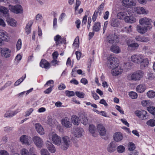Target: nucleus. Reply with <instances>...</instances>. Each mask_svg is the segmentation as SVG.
Instances as JSON below:
<instances>
[{"mask_svg": "<svg viewBox=\"0 0 155 155\" xmlns=\"http://www.w3.org/2000/svg\"><path fill=\"white\" fill-rule=\"evenodd\" d=\"M41 155H50L46 149H43L41 150Z\"/></svg>", "mask_w": 155, "mask_h": 155, "instance_id": "obj_51", "label": "nucleus"}, {"mask_svg": "<svg viewBox=\"0 0 155 155\" xmlns=\"http://www.w3.org/2000/svg\"><path fill=\"white\" fill-rule=\"evenodd\" d=\"M0 155H9V154L7 151L5 150H0Z\"/></svg>", "mask_w": 155, "mask_h": 155, "instance_id": "obj_58", "label": "nucleus"}, {"mask_svg": "<svg viewBox=\"0 0 155 155\" xmlns=\"http://www.w3.org/2000/svg\"><path fill=\"white\" fill-rule=\"evenodd\" d=\"M9 6L10 10L14 13L18 14L22 13V8L21 5H17L14 6L10 5Z\"/></svg>", "mask_w": 155, "mask_h": 155, "instance_id": "obj_5", "label": "nucleus"}, {"mask_svg": "<svg viewBox=\"0 0 155 155\" xmlns=\"http://www.w3.org/2000/svg\"><path fill=\"white\" fill-rule=\"evenodd\" d=\"M135 11L137 14H147L148 13V11L143 8L141 7H137L135 8Z\"/></svg>", "mask_w": 155, "mask_h": 155, "instance_id": "obj_13", "label": "nucleus"}, {"mask_svg": "<svg viewBox=\"0 0 155 155\" xmlns=\"http://www.w3.org/2000/svg\"><path fill=\"white\" fill-rule=\"evenodd\" d=\"M138 152L137 150H135L134 151H130L128 155H138Z\"/></svg>", "mask_w": 155, "mask_h": 155, "instance_id": "obj_63", "label": "nucleus"}, {"mask_svg": "<svg viewBox=\"0 0 155 155\" xmlns=\"http://www.w3.org/2000/svg\"><path fill=\"white\" fill-rule=\"evenodd\" d=\"M131 58L133 62L139 64L142 60L143 57L140 54H134L131 56Z\"/></svg>", "mask_w": 155, "mask_h": 155, "instance_id": "obj_10", "label": "nucleus"}, {"mask_svg": "<svg viewBox=\"0 0 155 155\" xmlns=\"http://www.w3.org/2000/svg\"><path fill=\"white\" fill-rule=\"evenodd\" d=\"M54 40L55 41V43L57 46L59 44L62 43H66V39L64 38H62L61 36L58 35H56L54 37Z\"/></svg>", "mask_w": 155, "mask_h": 155, "instance_id": "obj_9", "label": "nucleus"}, {"mask_svg": "<svg viewBox=\"0 0 155 155\" xmlns=\"http://www.w3.org/2000/svg\"><path fill=\"white\" fill-rule=\"evenodd\" d=\"M91 93L92 95V96L95 100L99 99V97L94 91H92Z\"/></svg>", "mask_w": 155, "mask_h": 155, "instance_id": "obj_54", "label": "nucleus"}, {"mask_svg": "<svg viewBox=\"0 0 155 155\" xmlns=\"http://www.w3.org/2000/svg\"><path fill=\"white\" fill-rule=\"evenodd\" d=\"M122 72V70L120 68V67H117L112 69L111 73L113 76H116L120 74Z\"/></svg>", "mask_w": 155, "mask_h": 155, "instance_id": "obj_17", "label": "nucleus"}, {"mask_svg": "<svg viewBox=\"0 0 155 155\" xmlns=\"http://www.w3.org/2000/svg\"><path fill=\"white\" fill-rule=\"evenodd\" d=\"M1 53L2 56L7 58L9 57L11 55V51L8 48H4L2 49Z\"/></svg>", "mask_w": 155, "mask_h": 155, "instance_id": "obj_11", "label": "nucleus"}, {"mask_svg": "<svg viewBox=\"0 0 155 155\" xmlns=\"http://www.w3.org/2000/svg\"><path fill=\"white\" fill-rule=\"evenodd\" d=\"M123 137L122 134L120 132L115 133L114 137V140L116 142L121 141L123 139Z\"/></svg>", "mask_w": 155, "mask_h": 155, "instance_id": "obj_24", "label": "nucleus"}, {"mask_svg": "<svg viewBox=\"0 0 155 155\" xmlns=\"http://www.w3.org/2000/svg\"><path fill=\"white\" fill-rule=\"evenodd\" d=\"M137 31L141 34L145 33L147 30L150 29L145 26H141L139 25H137Z\"/></svg>", "mask_w": 155, "mask_h": 155, "instance_id": "obj_22", "label": "nucleus"}, {"mask_svg": "<svg viewBox=\"0 0 155 155\" xmlns=\"http://www.w3.org/2000/svg\"><path fill=\"white\" fill-rule=\"evenodd\" d=\"M125 148L122 145L118 146L117 148V150L119 153H122L125 151Z\"/></svg>", "mask_w": 155, "mask_h": 155, "instance_id": "obj_45", "label": "nucleus"}, {"mask_svg": "<svg viewBox=\"0 0 155 155\" xmlns=\"http://www.w3.org/2000/svg\"><path fill=\"white\" fill-rule=\"evenodd\" d=\"M147 110L150 113L155 116V107L153 106L147 107Z\"/></svg>", "mask_w": 155, "mask_h": 155, "instance_id": "obj_41", "label": "nucleus"}, {"mask_svg": "<svg viewBox=\"0 0 155 155\" xmlns=\"http://www.w3.org/2000/svg\"><path fill=\"white\" fill-rule=\"evenodd\" d=\"M128 149L130 151L135 150V144L132 142H130L128 145Z\"/></svg>", "mask_w": 155, "mask_h": 155, "instance_id": "obj_37", "label": "nucleus"}, {"mask_svg": "<svg viewBox=\"0 0 155 155\" xmlns=\"http://www.w3.org/2000/svg\"><path fill=\"white\" fill-rule=\"evenodd\" d=\"M8 10V9L3 6H0V12L4 14H7Z\"/></svg>", "mask_w": 155, "mask_h": 155, "instance_id": "obj_39", "label": "nucleus"}, {"mask_svg": "<svg viewBox=\"0 0 155 155\" xmlns=\"http://www.w3.org/2000/svg\"><path fill=\"white\" fill-rule=\"evenodd\" d=\"M46 147L49 151L52 153H54L56 151V149L53 144L50 141H47L46 143Z\"/></svg>", "mask_w": 155, "mask_h": 155, "instance_id": "obj_20", "label": "nucleus"}, {"mask_svg": "<svg viewBox=\"0 0 155 155\" xmlns=\"http://www.w3.org/2000/svg\"><path fill=\"white\" fill-rule=\"evenodd\" d=\"M40 65L41 67L45 69H49L50 67V63L45 59H43L41 60Z\"/></svg>", "mask_w": 155, "mask_h": 155, "instance_id": "obj_19", "label": "nucleus"}, {"mask_svg": "<svg viewBox=\"0 0 155 155\" xmlns=\"http://www.w3.org/2000/svg\"><path fill=\"white\" fill-rule=\"evenodd\" d=\"M125 21L127 23H133L136 21L135 18L133 16H126L124 18Z\"/></svg>", "mask_w": 155, "mask_h": 155, "instance_id": "obj_25", "label": "nucleus"}, {"mask_svg": "<svg viewBox=\"0 0 155 155\" xmlns=\"http://www.w3.org/2000/svg\"><path fill=\"white\" fill-rule=\"evenodd\" d=\"M6 20L8 24L11 26H15L16 25L15 21L12 18H7Z\"/></svg>", "mask_w": 155, "mask_h": 155, "instance_id": "obj_35", "label": "nucleus"}, {"mask_svg": "<svg viewBox=\"0 0 155 155\" xmlns=\"http://www.w3.org/2000/svg\"><path fill=\"white\" fill-rule=\"evenodd\" d=\"M58 61L56 59H54L51 62V64L53 66H56V65H58Z\"/></svg>", "mask_w": 155, "mask_h": 155, "instance_id": "obj_64", "label": "nucleus"}, {"mask_svg": "<svg viewBox=\"0 0 155 155\" xmlns=\"http://www.w3.org/2000/svg\"><path fill=\"white\" fill-rule=\"evenodd\" d=\"M18 111H14L12 113H9L8 114H5V117H10L13 116L15 115L16 114L18 113Z\"/></svg>", "mask_w": 155, "mask_h": 155, "instance_id": "obj_48", "label": "nucleus"}, {"mask_svg": "<svg viewBox=\"0 0 155 155\" xmlns=\"http://www.w3.org/2000/svg\"><path fill=\"white\" fill-rule=\"evenodd\" d=\"M89 129L90 133L94 135L95 130V126L93 124L90 125L89 126Z\"/></svg>", "mask_w": 155, "mask_h": 155, "instance_id": "obj_43", "label": "nucleus"}, {"mask_svg": "<svg viewBox=\"0 0 155 155\" xmlns=\"http://www.w3.org/2000/svg\"><path fill=\"white\" fill-rule=\"evenodd\" d=\"M147 95L149 98H153L155 96V92L152 91H149L147 92Z\"/></svg>", "mask_w": 155, "mask_h": 155, "instance_id": "obj_44", "label": "nucleus"}, {"mask_svg": "<svg viewBox=\"0 0 155 155\" xmlns=\"http://www.w3.org/2000/svg\"><path fill=\"white\" fill-rule=\"evenodd\" d=\"M71 143L69 138L67 136H64L62 138L61 141L60 147L63 150H66L70 146Z\"/></svg>", "mask_w": 155, "mask_h": 155, "instance_id": "obj_3", "label": "nucleus"}, {"mask_svg": "<svg viewBox=\"0 0 155 155\" xmlns=\"http://www.w3.org/2000/svg\"><path fill=\"white\" fill-rule=\"evenodd\" d=\"M65 93L66 96L68 97L72 96L74 95V93L73 91H66Z\"/></svg>", "mask_w": 155, "mask_h": 155, "instance_id": "obj_50", "label": "nucleus"}, {"mask_svg": "<svg viewBox=\"0 0 155 155\" xmlns=\"http://www.w3.org/2000/svg\"><path fill=\"white\" fill-rule=\"evenodd\" d=\"M146 89V87L145 85L141 84L137 86L136 88L137 91L139 93H142Z\"/></svg>", "mask_w": 155, "mask_h": 155, "instance_id": "obj_29", "label": "nucleus"}, {"mask_svg": "<svg viewBox=\"0 0 155 155\" xmlns=\"http://www.w3.org/2000/svg\"><path fill=\"white\" fill-rule=\"evenodd\" d=\"M79 117L81 122L84 125H86L88 123V119L86 114L84 112L79 113Z\"/></svg>", "mask_w": 155, "mask_h": 155, "instance_id": "obj_8", "label": "nucleus"}, {"mask_svg": "<svg viewBox=\"0 0 155 155\" xmlns=\"http://www.w3.org/2000/svg\"><path fill=\"white\" fill-rule=\"evenodd\" d=\"M61 124L63 126L66 128H70L72 125L69 118L67 117H65L62 119Z\"/></svg>", "mask_w": 155, "mask_h": 155, "instance_id": "obj_12", "label": "nucleus"}, {"mask_svg": "<svg viewBox=\"0 0 155 155\" xmlns=\"http://www.w3.org/2000/svg\"><path fill=\"white\" fill-rule=\"evenodd\" d=\"M144 72L140 70L137 71L132 74L128 75L127 79L129 80L139 81L142 78L143 76Z\"/></svg>", "mask_w": 155, "mask_h": 155, "instance_id": "obj_2", "label": "nucleus"}, {"mask_svg": "<svg viewBox=\"0 0 155 155\" xmlns=\"http://www.w3.org/2000/svg\"><path fill=\"white\" fill-rule=\"evenodd\" d=\"M49 139H51L53 143L58 146L60 145L61 143V138L56 134H53L50 135Z\"/></svg>", "mask_w": 155, "mask_h": 155, "instance_id": "obj_7", "label": "nucleus"}, {"mask_svg": "<svg viewBox=\"0 0 155 155\" xmlns=\"http://www.w3.org/2000/svg\"><path fill=\"white\" fill-rule=\"evenodd\" d=\"M35 127L37 132L40 134L43 135L44 134L43 128L40 124H35Z\"/></svg>", "mask_w": 155, "mask_h": 155, "instance_id": "obj_21", "label": "nucleus"}, {"mask_svg": "<svg viewBox=\"0 0 155 155\" xmlns=\"http://www.w3.org/2000/svg\"><path fill=\"white\" fill-rule=\"evenodd\" d=\"M97 130L101 136H105L106 130L105 127L101 124H98L97 126Z\"/></svg>", "mask_w": 155, "mask_h": 155, "instance_id": "obj_15", "label": "nucleus"}, {"mask_svg": "<svg viewBox=\"0 0 155 155\" xmlns=\"http://www.w3.org/2000/svg\"><path fill=\"white\" fill-rule=\"evenodd\" d=\"M79 42V39L78 37H77L74 40V42L73 44V45L74 46H75V45H76V46H75L76 47H77L78 46V43Z\"/></svg>", "mask_w": 155, "mask_h": 155, "instance_id": "obj_55", "label": "nucleus"}, {"mask_svg": "<svg viewBox=\"0 0 155 155\" xmlns=\"http://www.w3.org/2000/svg\"><path fill=\"white\" fill-rule=\"evenodd\" d=\"M21 155H31L28 150L25 148L22 149L21 150Z\"/></svg>", "mask_w": 155, "mask_h": 155, "instance_id": "obj_46", "label": "nucleus"}, {"mask_svg": "<svg viewBox=\"0 0 155 155\" xmlns=\"http://www.w3.org/2000/svg\"><path fill=\"white\" fill-rule=\"evenodd\" d=\"M110 25L113 27H117L118 26V21L117 19L112 18L110 21Z\"/></svg>", "mask_w": 155, "mask_h": 155, "instance_id": "obj_33", "label": "nucleus"}, {"mask_svg": "<svg viewBox=\"0 0 155 155\" xmlns=\"http://www.w3.org/2000/svg\"><path fill=\"white\" fill-rule=\"evenodd\" d=\"M33 110V109L32 108H31L29 110H28L26 112V115L25 116L27 117L29 116L31 113L32 112Z\"/></svg>", "mask_w": 155, "mask_h": 155, "instance_id": "obj_57", "label": "nucleus"}, {"mask_svg": "<svg viewBox=\"0 0 155 155\" xmlns=\"http://www.w3.org/2000/svg\"><path fill=\"white\" fill-rule=\"evenodd\" d=\"M139 46L138 44L136 43L132 42L131 44L129 45V47L132 48H137Z\"/></svg>", "mask_w": 155, "mask_h": 155, "instance_id": "obj_56", "label": "nucleus"}, {"mask_svg": "<svg viewBox=\"0 0 155 155\" xmlns=\"http://www.w3.org/2000/svg\"><path fill=\"white\" fill-rule=\"evenodd\" d=\"M101 28V24L99 22H95L94 24V25L93 26V31H98Z\"/></svg>", "mask_w": 155, "mask_h": 155, "instance_id": "obj_28", "label": "nucleus"}, {"mask_svg": "<svg viewBox=\"0 0 155 155\" xmlns=\"http://www.w3.org/2000/svg\"><path fill=\"white\" fill-rule=\"evenodd\" d=\"M33 23V21H31L28 23V25L26 27L25 30L28 35L31 32V27Z\"/></svg>", "mask_w": 155, "mask_h": 155, "instance_id": "obj_30", "label": "nucleus"}, {"mask_svg": "<svg viewBox=\"0 0 155 155\" xmlns=\"http://www.w3.org/2000/svg\"><path fill=\"white\" fill-rule=\"evenodd\" d=\"M28 152H29V153L31 155L35 154H34L35 152V149L33 147L30 148L29 149Z\"/></svg>", "mask_w": 155, "mask_h": 155, "instance_id": "obj_62", "label": "nucleus"}, {"mask_svg": "<svg viewBox=\"0 0 155 155\" xmlns=\"http://www.w3.org/2000/svg\"><path fill=\"white\" fill-rule=\"evenodd\" d=\"M75 94L77 96L80 98H83L84 97V94L83 92L79 91L75 92Z\"/></svg>", "mask_w": 155, "mask_h": 155, "instance_id": "obj_49", "label": "nucleus"}, {"mask_svg": "<svg viewBox=\"0 0 155 155\" xmlns=\"http://www.w3.org/2000/svg\"><path fill=\"white\" fill-rule=\"evenodd\" d=\"M126 14L125 12H120L118 13L117 16L118 18L121 19Z\"/></svg>", "mask_w": 155, "mask_h": 155, "instance_id": "obj_47", "label": "nucleus"}, {"mask_svg": "<svg viewBox=\"0 0 155 155\" xmlns=\"http://www.w3.org/2000/svg\"><path fill=\"white\" fill-rule=\"evenodd\" d=\"M136 39L137 41L143 42H147L149 41V40L145 37L140 36L137 37Z\"/></svg>", "mask_w": 155, "mask_h": 155, "instance_id": "obj_36", "label": "nucleus"}, {"mask_svg": "<svg viewBox=\"0 0 155 155\" xmlns=\"http://www.w3.org/2000/svg\"><path fill=\"white\" fill-rule=\"evenodd\" d=\"M139 22L140 24L142 26L147 27L149 29L152 28V26L150 24L151 20L150 19L147 18H143L139 20Z\"/></svg>", "mask_w": 155, "mask_h": 155, "instance_id": "obj_4", "label": "nucleus"}, {"mask_svg": "<svg viewBox=\"0 0 155 155\" xmlns=\"http://www.w3.org/2000/svg\"><path fill=\"white\" fill-rule=\"evenodd\" d=\"M53 87H50L49 88H48L44 91V93L45 94H48L50 93Z\"/></svg>", "mask_w": 155, "mask_h": 155, "instance_id": "obj_59", "label": "nucleus"}, {"mask_svg": "<svg viewBox=\"0 0 155 155\" xmlns=\"http://www.w3.org/2000/svg\"><path fill=\"white\" fill-rule=\"evenodd\" d=\"M150 102V101H148L146 100H144L141 102V104L143 106H148V105H149V104Z\"/></svg>", "mask_w": 155, "mask_h": 155, "instance_id": "obj_53", "label": "nucleus"}, {"mask_svg": "<svg viewBox=\"0 0 155 155\" xmlns=\"http://www.w3.org/2000/svg\"><path fill=\"white\" fill-rule=\"evenodd\" d=\"M107 66L110 69L117 67L119 66V61L114 56L110 55L107 58Z\"/></svg>", "mask_w": 155, "mask_h": 155, "instance_id": "obj_1", "label": "nucleus"}, {"mask_svg": "<svg viewBox=\"0 0 155 155\" xmlns=\"http://www.w3.org/2000/svg\"><path fill=\"white\" fill-rule=\"evenodd\" d=\"M20 140L23 144L27 145L28 144V139L27 137L26 136H22L20 138Z\"/></svg>", "mask_w": 155, "mask_h": 155, "instance_id": "obj_34", "label": "nucleus"}, {"mask_svg": "<svg viewBox=\"0 0 155 155\" xmlns=\"http://www.w3.org/2000/svg\"><path fill=\"white\" fill-rule=\"evenodd\" d=\"M114 35L113 34H110L107 37V38L106 41L109 44H112L114 42V38L113 36Z\"/></svg>", "mask_w": 155, "mask_h": 155, "instance_id": "obj_31", "label": "nucleus"}, {"mask_svg": "<svg viewBox=\"0 0 155 155\" xmlns=\"http://www.w3.org/2000/svg\"><path fill=\"white\" fill-rule=\"evenodd\" d=\"M76 132L74 134V135L77 137H81L82 135L83 130L81 128H77L75 130Z\"/></svg>", "mask_w": 155, "mask_h": 155, "instance_id": "obj_26", "label": "nucleus"}, {"mask_svg": "<svg viewBox=\"0 0 155 155\" xmlns=\"http://www.w3.org/2000/svg\"><path fill=\"white\" fill-rule=\"evenodd\" d=\"M122 2L125 6H132L135 5L133 0H123Z\"/></svg>", "mask_w": 155, "mask_h": 155, "instance_id": "obj_23", "label": "nucleus"}, {"mask_svg": "<svg viewBox=\"0 0 155 155\" xmlns=\"http://www.w3.org/2000/svg\"><path fill=\"white\" fill-rule=\"evenodd\" d=\"M135 114L139 118L142 120H145L148 117V115L146 111L143 110H137L135 112Z\"/></svg>", "mask_w": 155, "mask_h": 155, "instance_id": "obj_6", "label": "nucleus"}, {"mask_svg": "<svg viewBox=\"0 0 155 155\" xmlns=\"http://www.w3.org/2000/svg\"><path fill=\"white\" fill-rule=\"evenodd\" d=\"M116 142L113 141L110 142L108 145L107 151L110 153L114 152L116 150Z\"/></svg>", "mask_w": 155, "mask_h": 155, "instance_id": "obj_16", "label": "nucleus"}, {"mask_svg": "<svg viewBox=\"0 0 155 155\" xmlns=\"http://www.w3.org/2000/svg\"><path fill=\"white\" fill-rule=\"evenodd\" d=\"M140 68L141 69H144L148 67L149 64V61L148 59L145 58L143 59L140 62Z\"/></svg>", "mask_w": 155, "mask_h": 155, "instance_id": "obj_18", "label": "nucleus"}, {"mask_svg": "<svg viewBox=\"0 0 155 155\" xmlns=\"http://www.w3.org/2000/svg\"><path fill=\"white\" fill-rule=\"evenodd\" d=\"M155 77L154 74L152 73H149L148 75L147 78L148 79L152 80L155 78Z\"/></svg>", "mask_w": 155, "mask_h": 155, "instance_id": "obj_60", "label": "nucleus"}, {"mask_svg": "<svg viewBox=\"0 0 155 155\" xmlns=\"http://www.w3.org/2000/svg\"><path fill=\"white\" fill-rule=\"evenodd\" d=\"M116 108L117 110L120 112L122 114H124V111L122 110L121 109V107L118 105L116 106Z\"/></svg>", "mask_w": 155, "mask_h": 155, "instance_id": "obj_61", "label": "nucleus"}, {"mask_svg": "<svg viewBox=\"0 0 155 155\" xmlns=\"http://www.w3.org/2000/svg\"><path fill=\"white\" fill-rule=\"evenodd\" d=\"M26 77V74L24 75V76H22L15 83L14 85L17 86L19 85L21 82H22L24 80L25 78Z\"/></svg>", "mask_w": 155, "mask_h": 155, "instance_id": "obj_40", "label": "nucleus"}, {"mask_svg": "<svg viewBox=\"0 0 155 155\" xmlns=\"http://www.w3.org/2000/svg\"><path fill=\"white\" fill-rule=\"evenodd\" d=\"M33 140L36 146L38 147H41L43 144L42 140L38 136H35L33 137Z\"/></svg>", "mask_w": 155, "mask_h": 155, "instance_id": "obj_14", "label": "nucleus"}, {"mask_svg": "<svg viewBox=\"0 0 155 155\" xmlns=\"http://www.w3.org/2000/svg\"><path fill=\"white\" fill-rule=\"evenodd\" d=\"M129 96L132 99H135L137 98V94L134 92L131 91L129 93Z\"/></svg>", "mask_w": 155, "mask_h": 155, "instance_id": "obj_42", "label": "nucleus"}, {"mask_svg": "<svg viewBox=\"0 0 155 155\" xmlns=\"http://www.w3.org/2000/svg\"><path fill=\"white\" fill-rule=\"evenodd\" d=\"M21 40L19 39L16 44V48L17 50H19L21 48Z\"/></svg>", "mask_w": 155, "mask_h": 155, "instance_id": "obj_52", "label": "nucleus"}, {"mask_svg": "<svg viewBox=\"0 0 155 155\" xmlns=\"http://www.w3.org/2000/svg\"><path fill=\"white\" fill-rule=\"evenodd\" d=\"M146 124L149 126L153 127L155 126V120L150 119L147 122Z\"/></svg>", "mask_w": 155, "mask_h": 155, "instance_id": "obj_38", "label": "nucleus"}, {"mask_svg": "<svg viewBox=\"0 0 155 155\" xmlns=\"http://www.w3.org/2000/svg\"><path fill=\"white\" fill-rule=\"evenodd\" d=\"M110 50L115 53H118L120 52L119 47L116 45H113L110 48Z\"/></svg>", "mask_w": 155, "mask_h": 155, "instance_id": "obj_32", "label": "nucleus"}, {"mask_svg": "<svg viewBox=\"0 0 155 155\" xmlns=\"http://www.w3.org/2000/svg\"><path fill=\"white\" fill-rule=\"evenodd\" d=\"M71 120L72 123L75 125H78L80 123V120L76 115H74L72 116Z\"/></svg>", "mask_w": 155, "mask_h": 155, "instance_id": "obj_27", "label": "nucleus"}]
</instances>
